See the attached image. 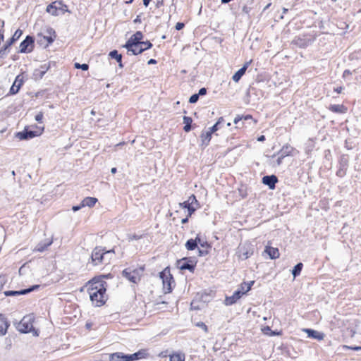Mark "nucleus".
I'll return each instance as SVG.
<instances>
[{
    "mask_svg": "<svg viewBox=\"0 0 361 361\" xmlns=\"http://www.w3.org/2000/svg\"><path fill=\"white\" fill-rule=\"evenodd\" d=\"M109 361H125V353L116 352L109 355Z\"/></svg>",
    "mask_w": 361,
    "mask_h": 361,
    "instance_id": "obj_32",
    "label": "nucleus"
},
{
    "mask_svg": "<svg viewBox=\"0 0 361 361\" xmlns=\"http://www.w3.org/2000/svg\"><path fill=\"white\" fill-rule=\"evenodd\" d=\"M147 349H140L133 354H125V361H137L149 357Z\"/></svg>",
    "mask_w": 361,
    "mask_h": 361,
    "instance_id": "obj_15",
    "label": "nucleus"
},
{
    "mask_svg": "<svg viewBox=\"0 0 361 361\" xmlns=\"http://www.w3.org/2000/svg\"><path fill=\"white\" fill-rule=\"evenodd\" d=\"M329 109L336 114H344L347 111V108L343 104H331Z\"/></svg>",
    "mask_w": 361,
    "mask_h": 361,
    "instance_id": "obj_30",
    "label": "nucleus"
},
{
    "mask_svg": "<svg viewBox=\"0 0 361 361\" xmlns=\"http://www.w3.org/2000/svg\"><path fill=\"white\" fill-rule=\"evenodd\" d=\"M279 179L276 175H267L262 177V183L267 185L270 190H274Z\"/></svg>",
    "mask_w": 361,
    "mask_h": 361,
    "instance_id": "obj_18",
    "label": "nucleus"
},
{
    "mask_svg": "<svg viewBox=\"0 0 361 361\" xmlns=\"http://www.w3.org/2000/svg\"><path fill=\"white\" fill-rule=\"evenodd\" d=\"M23 83H24L23 78L21 76V75H18L16 77V79L9 90L8 94H10V95L16 94L20 91Z\"/></svg>",
    "mask_w": 361,
    "mask_h": 361,
    "instance_id": "obj_17",
    "label": "nucleus"
},
{
    "mask_svg": "<svg viewBox=\"0 0 361 361\" xmlns=\"http://www.w3.org/2000/svg\"><path fill=\"white\" fill-rule=\"evenodd\" d=\"M200 99V97L199 95H197L196 93L195 94H192L190 98H189V100H188V102L190 104H195L198 102Z\"/></svg>",
    "mask_w": 361,
    "mask_h": 361,
    "instance_id": "obj_45",
    "label": "nucleus"
},
{
    "mask_svg": "<svg viewBox=\"0 0 361 361\" xmlns=\"http://www.w3.org/2000/svg\"><path fill=\"white\" fill-rule=\"evenodd\" d=\"M74 68L75 69H81L82 71H87L89 69V65L87 63H75Z\"/></svg>",
    "mask_w": 361,
    "mask_h": 361,
    "instance_id": "obj_41",
    "label": "nucleus"
},
{
    "mask_svg": "<svg viewBox=\"0 0 361 361\" xmlns=\"http://www.w3.org/2000/svg\"><path fill=\"white\" fill-rule=\"evenodd\" d=\"M6 51H8V49H4V47L3 46L0 49V59L4 58L6 56Z\"/></svg>",
    "mask_w": 361,
    "mask_h": 361,
    "instance_id": "obj_59",
    "label": "nucleus"
},
{
    "mask_svg": "<svg viewBox=\"0 0 361 361\" xmlns=\"http://www.w3.org/2000/svg\"><path fill=\"white\" fill-rule=\"evenodd\" d=\"M349 160L347 154H341L338 159V169L336 175L338 177L343 178L346 175V171L348 167Z\"/></svg>",
    "mask_w": 361,
    "mask_h": 361,
    "instance_id": "obj_14",
    "label": "nucleus"
},
{
    "mask_svg": "<svg viewBox=\"0 0 361 361\" xmlns=\"http://www.w3.org/2000/svg\"><path fill=\"white\" fill-rule=\"evenodd\" d=\"M243 121V118H242V116H240V115H237L235 116V118H234L233 120V123L235 124V125H238L240 121Z\"/></svg>",
    "mask_w": 361,
    "mask_h": 361,
    "instance_id": "obj_56",
    "label": "nucleus"
},
{
    "mask_svg": "<svg viewBox=\"0 0 361 361\" xmlns=\"http://www.w3.org/2000/svg\"><path fill=\"white\" fill-rule=\"evenodd\" d=\"M219 129V123H215L211 128H209V130L212 133H214L216 132Z\"/></svg>",
    "mask_w": 361,
    "mask_h": 361,
    "instance_id": "obj_53",
    "label": "nucleus"
},
{
    "mask_svg": "<svg viewBox=\"0 0 361 361\" xmlns=\"http://www.w3.org/2000/svg\"><path fill=\"white\" fill-rule=\"evenodd\" d=\"M35 317L33 314H27L23 317L20 322L16 325L17 330L22 334L32 332L35 336H39V331L34 328L33 322Z\"/></svg>",
    "mask_w": 361,
    "mask_h": 361,
    "instance_id": "obj_6",
    "label": "nucleus"
},
{
    "mask_svg": "<svg viewBox=\"0 0 361 361\" xmlns=\"http://www.w3.org/2000/svg\"><path fill=\"white\" fill-rule=\"evenodd\" d=\"M254 8H255L254 0H247V4L243 6L242 11L243 13L246 14L249 18H251L250 12Z\"/></svg>",
    "mask_w": 361,
    "mask_h": 361,
    "instance_id": "obj_29",
    "label": "nucleus"
},
{
    "mask_svg": "<svg viewBox=\"0 0 361 361\" xmlns=\"http://www.w3.org/2000/svg\"><path fill=\"white\" fill-rule=\"evenodd\" d=\"M169 361H185V355L181 353H174L169 356Z\"/></svg>",
    "mask_w": 361,
    "mask_h": 361,
    "instance_id": "obj_37",
    "label": "nucleus"
},
{
    "mask_svg": "<svg viewBox=\"0 0 361 361\" xmlns=\"http://www.w3.org/2000/svg\"><path fill=\"white\" fill-rule=\"evenodd\" d=\"M207 93V89L206 87H202L199 90L198 92L196 93L199 97H202L206 95Z\"/></svg>",
    "mask_w": 361,
    "mask_h": 361,
    "instance_id": "obj_52",
    "label": "nucleus"
},
{
    "mask_svg": "<svg viewBox=\"0 0 361 361\" xmlns=\"http://www.w3.org/2000/svg\"><path fill=\"white\" fill-rule=\"evenodd\" d=\"M197 259L195 257H184L176 261V266L181 271L188 270L193 273L195 270Z\"/></svg>",
    "mask_w": 361,
    "mask_h": 361,
    "instance_id": "obj_10",
    "label": "nucleus"
},
{
    "mask_svg": "<svg viewBox=\"0 0 361 361\" xmlns=\"http://www.w3.org/2000/svg\"><path fill=\"white\" fill-rule=\"evenodd\" d=\"M115 253L114 249L106 250V247L101 246L95 247L89 258L88 264H92L97 266L109 263L112 255Z\"/></svg>",
    "mask_w": 361,
    "mask_h": 361,
    "instance_id": "obj_3",
    "label": "nucleus"
},
{
    "mask_svg": "<svg viewBox=\"0 0 361 361\" xmlns=\"http://www.w3.org/2000/svg\"><path fill=\"white\" fill-rule=\"evenodd\" d=\"M314 39L308 38L306 36H296L292 41V44L299 48L305 49L314 42Z\"/></svg>",
    "mask_w": 361,
    "mask_h": 361,
    "instance_id": "obj_16",
    "label": "nucleus"
},
{
    "mask_svg": "<svg viewBox=\"0 0 361 361\" xmlns=\"http://www.w3.org/2000/svg\"><path fill=\"white\" fill-rule=\"evenodd\" d=\"M45 35L38 33L37 35V43L40 47L46 49L51 45L56 39L57 35L54 29L48 27L45 30Z\"/></svg>",
    "mask_w": 361,
    "mask_h": 361,
    "instance_id": "obj_7",
    "label": "nucleus"
},
{
    "mask_svg": "<svg viewBox=\"0 0 361 361\" xmlns=\"http://www.w3.org/2000/svg\"><path fill=\"white\" fill-rule=\"evenodd\" d=\"M10 326V322L4 314H0V335L4 336Z\"/></svg>",
    "mask_w": 361,
    "mask_h": 361,
    "instance_id": "obj_23",
    "label": "nucleus"
},
{
    "mask_svg": "<svg viewBox=\"0 0 361 361\" xmlns=\"http://www.w3.org/2000/svg\"><path fill=\"white\" fill-rule=\"evenodd\" d=\"M113 277H114V275L111 273H109V274H102L98 276H95L94 278H99L100 280H103L104 279H112Z\"/></svg>",
    "mask_w": 361,
    "mask_h": 361,
    "instance_id": "obj_49",
    "label": "nucleus"
},
{
    "mask_svg": "<svg viewBox=\"0 0 361 361\" xmlns=\"http://www.w3.org/2000/svg\"><path fill=\"white\" fill-rule=\"evenodd\" d=\"M142 14V13H141L137 16V17L133 20L134 23H140L142 22V19H141Z\"/></svg>",
    "mask_w": 361,
    "mask_h": 361,
    "instance_id": "obj_61",
    "label": "nucleus"
},
{
    "mask_svg": "<svg viewBox=\"0 0 361 361\" xmlns=\"http://www.w3.org/2000/svg\"><path fill=\"white\" fill-rule=\"evenodd\" d=\"M56 63L55 61H49L47 63L42 64L39 68H36L33 71V78L35 80H41L43 78L46 73L51 68V66H56Z\"/></svg>",
    "mask_w": 361,
    "mask_h": 361,
    "instance_id": "obj_13",
    "label": "nucleus"
},
{
    "mask_svg": "<svg viewBox=\"0 0 361 361\" xmlns=\"http://www.w3.org/2000/svg\"><path fill=\"white\" fill-rule=\"evenodd\" d=\"M35 42V38L33 35H27L25 38L20 43L18 53H31L34 50Z\"/></svg>",
    "mask_w": 361,
    "mask_h": 361,
    "instance_id": "obj_11",
    "label": "nucleus"
},
{
    "mask_svg": "<svg viewBox=\"0 0 361 361\" xmlns=\"http://www.w3.org/2000/svg\"><path fill=\"white\" fill-rule=\"evenodd\" d=\"M189 202L190 203L191 205L194 206V205H196L195 207L198 208L200 207V203L199 202L197 201V198H196V196L195 195H191L188 200Z\"/></svg>",
    "mask_w": 361,
    "mask_h": 361,
    "instance_id": "obj_43",
    "label": "nucleus"
},
{
    "mask_svg": "<svg viewBox=\"0 0 361 361\" xmlns=\"http://www.w3.org/2000/svg\"><path fill=\"white\" fill-rule=\"evenodd\" d=\"M254 250L255 248L252 244L249 243H245L243 244L239 245L238 247L237 254L239 259L245 260L254 254Z\"/></svg>",
    "mask_w": 361,
    "mask_h": 361,
    "instance_id": "obj_12",
    "label": "nucleus"
},
{
    "mask_svg": "<svg viewBox=\"0 0 361 361\" xmlns=\"http://www.w3.org/2000/svg\"><path fill=\"white\" fill-rule=\"evenodd\" d=\"M197 249H198V255L200 257L206 256L209 253V250L208 249H205V248H204V249L197 248Z\"/></svg>",
    "mask_w": 361,
    "mask_h": 361,
    "instance_id": "obj_47",
    "label": "nucleus"
},
{
    "mask_svg": "<svg viewBox=\"0 0 361 361\" xmlns=\"http://www.w3.org/2000/svg\"><path fill=\"white\" fill-rule=\"evenodd\" d=\"M196 326L203 329L205 333H207L209 331L208 326L202 322H197Z\"/></svg>",
    "mask_w": 361,
    "mask_h": 361,
    "instance_id": "obj_48",
    "label": "nucleus"
},
{
    "mask_svg": "<svg viewBox=\"0 0 361 361\" xmlns=\"http://www.w3.org/2000/svg\"><path fill=\"white\" fill-rule=\"evenodd\" d=\"M302 331L307 334L308 338L315 339L317 341L323 340L325 336L323 332L318 331L313 329H303Z\"/></svg>",
    "mask_w": 361,
    "mask_h": 361,
    "instance_id": "obj_19",
    "label": "nucleus"
},
{
    "mask_svg": "<svg viewBox=\"0 0 361 361\" xmlns=\"http://www.w3.org/2000/svg\"><path fill=\"white\" fill-rule=\"evenodd\" d=\"M185 27V23L183 22H178L175 26L176 30H180Z\"/></svg>",
    "mask_w": 361,
    "mask_h": 361,
    "instance_id": "obj_54",
    "label": "nucleus"
},
{
    "mask_svg": "<svg viewBox=\"0 0 361 361\" xmlns=\"http://www.w3.org/2000/svg\"><path fill=\"white\" fill-rule=\"evenodd\" d=\"M252 61V60H250L249 61L245 62L243 64V66L241 67V68H243V70H245L246 71L247 69L248 68V67L250 66V65L251 64Z\"/></svg>",
    "mask_w": 361,
    "mask_h": 361,
    "instance_id": "obj_58",
    "label": "nucleus"
},
{
    "mask_svg": "<svg viewBox=\"0 0 361 361\" xmlns=\"http://www.w3.org/2000/svg\"><path fill=\"white\" fill-rule=\"evenodd\" d=\"M98 201L97 198L94 197H86L82 201V206L92 207L95 205L96 202Z\"/></svg>",
    "mask_w": 361,
    "mask_h": 361,
    "instance_id": "obj_33",
    "label": "nucleus"
},
{
    "mask_svg": "<svg viewBox=\"0 0 361 361\" xmlns=\"http://www.w3.org/2000/svg\"><path fill=\"white\" fill-rule=\"evenodd\" d=\"M86 286L92 305L96 307L104 305L107 300V283L99 278H92L87 283Z\"/></svg>",
    "mask_w": 361,
    "mask_h": 361,
    "instance_id": "obj_1",
    "label": "nucleus"
},
{
    "mask_svg": "<svg viewBox=\"0 0 361 361\" xmlns=\"http://www.w3.org/2000/svg\"><path fill=\"white\" fill-rule=\"evenodd\" d=\"M23 32L21 29L18 28L16 30L14 34L12 35L11 38H9L6 42L4 44V49H9V48L17 42L20 37L22 36Z\"/></svg>",
    "mask_w": 361,
    "mask_h": 361,
    "instance_id": "obj_20",
    "label": "nucleus"
},
{
    "mask_svg": "<svg viewBox=\"0 0 361 361\" xmlns=\"http://www.w3.org/2000/svg\"><path fill=\"white\" fill-rule=\"evenodd\" d=\"M351 74H352L351 71H350V70L346 69V70H345V71H343V78H346L348 75H351Z\"/></svg>",
    "mask_w": 361,
    "mask_h": 361,
    "instance_id": "obj_64",
    "label": "nucleus"
},
{
    "mask_svg": "<svg viewBox=\"0 0 361 361\" xmlns=\"http://www.w3.org/2000/svg\"><path fill=\"white\" fill-rule=\"evenodd\" d=\"M109 56L111 59H115L118 63L119 68H123V63L122 62V54H119L116 49H114L109 53Z\"/></svg>",
    "mask_w": 361,
    "mask_h": 361,
    "instance_id": "obj_28",
    "label": "nucleus"
},
{
    "mask_svg": "<svg viewBox=\"0 0 361 361\" xmlns=\"http://www.w3.org/2000/svg\"><path fill=\"white\" fill-rule=\"evenodd\" d=\"M46 11L54 16L61 14L56 1L49 4L47 6Z\"/></svg>",
    "mask_w": 361,
    "mask_h": 361,
    "instance_id": "obj_27",
    "label": "nucleus"
},
{
    "mask_svg": "<svg viewBox=\"0 0 361 361\" xmlns=\"http://www.w3.org/2000/svg\"><path fill=\"white\" fill-rule=\"evenodd\" d=\"M44 130V127H40L37 125L25 126L22 131L17 132L15 136L20 140H28L41 135Z\"/></svg>",
    "mask_w": 361,
    "mask_h": 361,
    "instance_id": "obj_5",
    "label": "nucleus"
},
{
    "mask_svg": "<svg viewBox=\"0 0 361 361\" xmlns=\"http://www.w3.org/2000/svg\"><path fill=\"white\" fill-rule=\"evenodd\" d=\"M343 349H350V350H355V351H358V350H361V346H358V345H343Z\"/></svg>",
    "mask_w": 361,
    "mask_h": 361,
    "instance_id": "obj_46",
    "label": "nucleus"
},
{
    "mask_svg": "<svg viewBox=\"0 0 361 361\" xmlns=\"http://www.w3.org/2000/svg\"><path fill=\"white\" fill-rule=\"evenodd\" d=\"M6 281L5 276H0V291L2 290Z\"/></svg>",
    "mask_w": 361,
    "mask_h": 361,
    "instance_id": "obj_57",
    "label": "nucleus"
},
{
    "mask_svg": "<svg viewBox=\"0 0 361 361\" xmlns=\"http://www.w3.org/2000/svg\"><path fill=\"white\" fill-rule=\"evenodd\" d=\"M245 72L246 71L245 70L240 68L233 75L232 80L235 82H239L241 78L245 75Z\"/></svg>",
    "mask_w": 361,
    "mask_h": 361,
    "instance_id": "obj_38",
    "label": "nucleus"
},
{
    "mask_svg": "<svg viewBox=\"0 0 361 361\" xmlns=\"http://www.w3.org/2000/svg\"><path fill=\"white\" fill-rule=\"evenodd\" d=\"M142 238V235L134 233L128 237L129 240H137Z\"/></svg>",
    "mask_w": 361,
    "mask_h": 361,
    "instance_id": "obj_51",
    "label": "nucleus"
},
{
    "mask_svg": "<svg viewBox=\"0 0 361 361\" xmlns=\"http://www.w3.org/2000/svg\"><path fill=\"white\" fill-rule=\"evenodd\" d=\"M4 295L6 297L8 296H19L25 295L23 292V289L19 290H6L4 292Z\"/></svg>",
    "mask_w": 361,
    "mask_h": 361,
    "instance_id": "obj_39",
    "label": "nucleus"
},
{
    "mask_svg": "<svg viewBox=\"0 0 361 361\" xmlns=\"http://www.w3.org/2000/svg\"><path fill=\"white\" fill-rule=\"evenodd\" d=\"M262 331L264 335H267L269 336H274L281 334V331H278L277 330H272L269 326H265L262 329Z\"/></svg>",
    "mask_w": 361,
    "mask_h": 361,
    "instance_id": "obj_35",
    "label": "nucleus"
},
{
    "mask_svg": "<svg viewBox=\"0 0 361 361\" xmlns=\"http://www.w3.org/2000/svg\"><path fill=\"white\" fill-rule=\"evenodd\" d=\"M44 118V114L43 112L40 111L39 112L35 117V119L36 121H37L39 123H42Z\"/></svg>",
    "mask_w": 361,
    "mask_h": 361,
    "instance_id": "obj_50",
    "label": "nucleus"
},
{
    "mask_svg": "<svg viewBox=\"0 0 361 361\" xmlns=\"http://www.w3.org/2000/svg\"><path fill=\"white\" fill-rule=\"evenodd\" d=\"M179 206L180 208L188 210V216H191L197 209V207L191 205L188 200L179 203Z\"/></svg>",
    "mask_w": 361,
    "mask_h": 361,
    "instance_id": "obj_31",
    "label": "nucleus"
},
{
    "mask_svg": "<svg viewBox=\"0 0 361 361\" xmlns=\"http://www.w3.org/2000/svg\"><path fill=\"white\" fill-rule=\"evenodd\" d=\"M343 90V87L342 86H338L334 88V91L338 94H341Z\"/></svg>",
    "mask_w": 361,
    "mask_h": 361,
    "instance_id": "obj_62",
    "label": "nucleus"
},
{
    "mask_svg": "<svg viewBox=\"0 0 361 361\" xmlns=\"http://www.w3.org/2000/svg\"><path fill=\"white\" fill-rule=\"evenodd\" d=\"M39 285H32L27 288H24L23 289L24 294L26 295V294H28L34 290H37L39 289Z\"/></svg>",
    "mask_w": 361,
    "mask_h": 361,
    "instance_id": "obj_44",
    "label": "nucleus"
},
{
    "mask_svg": "<svg viewBox=\"0 0 361 361\" xmlns=\"http://www.w3.org/2000/svg\"><path fill=\"white\" fill-rule=\"evenodd\" d=\"M264 252L269 255L271 259H276L279 258L280 255L278 248L269 245L265 247Z\"/></svg>",
    "mask_w": 361,
    "mask_h": 361,
    "instance_id": "obj_24",
    "label": "nucleus"
},
{
    "mask_svg": "<svg viewBox=\"0 0 361 361\" xmlns=\"http://www.w3.org/2000/svg\"><path fill=\"white\" fill-rule=\"evenodd\" d=\"M53 243L52 240L45 239L39 242L35 248V251L42 252L45 251Z\"/></svg>",
    "mask_w": 361,
    "mask_h": 361,
    "instance_id": "obj_26",
    "label": "nucleus"
},
{
    "mask_svg": "<svg viewBox=\"0 0 361 361\" xmlns=\"http://www.w3.org/2000/svg\"><path fill=\"white\" fill-rule=\"evenodd\" d=\"M198 243H200V234H197L195 238L188 239L185 244V248L188 251L195 250L198 248Z\"/></svg>",
    "mask_w": 361,
    "mask_h": 361,
    "instance_id": "obj_22",
    "label": "nucleus"
},
{
    "mask_svg": "<svg viewBox=\"0 0 361 361\" xmlns=\"http://www.w3.org/2000/svg\"><path fill=\"white\" fill-rule=\"evenodd\" d=\"M159 276L162 281L164 293H171L175 286V281L173 275L171 274L170 267H167L164 269L159 272Z\"/></svg>",
    "mask_w": 361,
    "mask_h": 361,
    "instance_id": "obj_8",
    "label": "nucleus"
},
{
    "mask_svg": "<svg viewBox=\"0 0 361 361\" xmlns=\"http://www.w3.org/2000/svg\"><path fill=\"white\" fill-rule=\"evenodd\" d=\"M144 271V266L134 269L128 267L122 271L121 275L130 282L137 284L140 281Z\"/></svg>",
    "mask_w": 361,
    "mask_h": 361,
    "instance_id": "obj_9",
    "label": "nucleus"
},
{
    "mask_svg": "<svg viewBox=\"0 0 361 361\" xmlns=\"http://www.w3.org/2000/svg\"><path fill=\"white\" fill-rule=\"evenodd\" d=\"M82 207H84V206H82V202L79 204H77V205H73L72 207V210L73 212H78L79 211L80 209H82Z\"/></svg>",
    "mask_w": 361,
    "mask_h": 361,
    "instance_id": "obj_55",
    "label": "nucleus"
},
{
    "mask_svg": "<svg viewBox=\"0 0 361 361\" xmlns=\"http://www.w3.org/2000/svg\"><path fill=\"white\" fill-rule=\"evenodd\" d=\"M61 14H64L66 12H69L67 5L63 3L62 1H56Z\"/></svg>",
    "mask_w": 361,
    "mask_h": 361,
    "instance_id": "obj_40",
    "label": "nucleus"
},
{
    "mask_svg": "<svg viewBox=\"0 0 361 361\" xmlns=\"http://www.w3.org/2000/svg\"><path fill=\"white\" fill-rule=\"evenodd\" d=\"M213 133H212V132L210 130H208L207 132H202L201 133V139H202V145H205V146H207L212 139V135Z\"/></svg>",
    "mask_w": 361,
    "mask_h": 361,
    "instance_id": "obj_34",
    "label": "nucleus"
},
{
    "mask_svg": "<svg viewBox=\"0 0 361 361\" xmlns=\"http://www.w3.org/2000/svg\"><path fill=\"white\" fill-rule=\"evenodd\" d=\"M255 281L248 282L244 281L240 287L235 290L231 296H226L225 299L226 305H232L237 302L241 297L251 290L252 286L254 285Z\"/></svg>",
    "mask_w": 361,
    "mask_h": 361,
    "instance_id": "obj_4",
    "label": "nucleus"
},
{
    "mask_svg": "<svg viewBox=\"0 0 361 361\" xmlns=\"http://www.w3.org/2000/svg\"><path fill=\"white\" fill-rule=\"evenodd\" d=\"M144 35L141 31H136L126 41L123 47L126 49L128 55H139L150 49L153 44L149 40L143 41Z\"/></svg>",
    "mask_w": 361,
    "mask_h": 361,
    "instance_id": "obj_2",
    "label": "nucleus"
},
{
    "mask_svg": "<svg viewBox=\"0 0 361 361\" xmlns=\"http://www.w3.org/2000/svg\"><path fill=\"white\" fill-rule=\"evenodd\" d=\"M239 193L242 198H245L247 195L246 191L244 190L243 188L239 189Z\"/></svg>",
    "mask_w": 361,
    "mask_h": 361,
    "instance_id": "obj_60",
    "label": "nucleus"
},
{
    "mask_svg": "<svg viewBox=\"0 0 361 361\" xmlns=\"http://www.w3.org/2000/svg\"><path fill=\"white\" fill-rule=\"evenodd\" d=\"M198 245H200L202 248H205V249H208V250L212 248L211 244L206 240H203L201 238L200 235V243H198Z\"/></svg>",
    "mask_w": 361,
    "mask_h": 361,
    "instance_id": "obj_42",
    "label": "nucleus"
},
{
    "mask_svg": "<svg viewBox=\"0 0 361 361\" xmlns=\"http://www.w3.org/2000/svg\"><path fill=\"white\" fill-rule=\"evenodd\" d=\"M294 147H293L292 146H290V145H285L282 147V148L277 152V153L276 154H274L272 155V157H276V155H280L283 158H285L288 156H292V152L294 150Z\"/></svg>",
    "mask_w": 361,
    "mask_h": 361,
    "instance_id": "obj_21",
    "label": "nucleus"
},
{
    "mask_svg": "<svg viewBox=\"0 0 361 361\" xmlns=\"http://www.w3.org/2000/svg\"><path fill=\"white\" fill-rule=\"evenodd\" d=\"M303 268V264L302 262L297 263L291 270V274L294 279L300 275Z\"/></svg>",
    "mask_w": 361,
    "mask_h": 361,
    "instance_id": "obj_36",
    "label": "nucleus"
},
{
    "mask_svg": "<svg viewBox=\"0 0 361 361\" xmlns=\"http://www.w3.org/2000/svg\"><path fill=\"white\" fill-rule=\"evenodd\" d=\"M277 156H278V158H277V159H276V165H277V166H280V165L282 164V162H283V159L284 158H283V157H282L281 156H280V155H277Z\"/></svg>",
    "mask_w": 361,
    "mask_h": 361,
    "instance_id": "obj_63",
    "label": "nucleus"
},
{
    "mask_svg": "<svg viewBox=\"0 0 361 361\" xmlns=\"http://www.w3.org/2000/svg\"><path fill=\"white\" fill-rule=\"evenodd\" d=\"M183 121L185 124L183 129L185 133H189L196 127V124L192 125V118L190 116H184Z\"/></svg>",
    "mask_w": 361,
    "mask_h": 361,
    "instance_id": "obj_25",
    "label": "nucleus"
}]
</instances>
